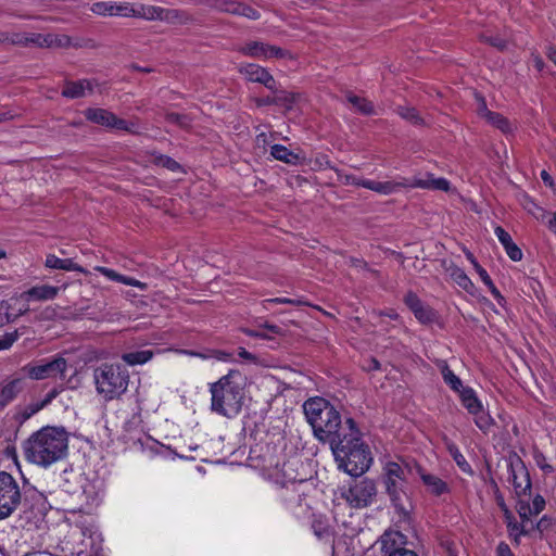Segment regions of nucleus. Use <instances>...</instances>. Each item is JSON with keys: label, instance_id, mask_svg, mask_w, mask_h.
Instances as JSON below:
<instances>
[{"label": "nucleus", "instance_id": "nucleus-1", "mask_svg": "<svg viewBox=\"0 0 556 556\" xmlns=\"http://www.w3.org/2000/svg\"><path fill=\"white\" fill-rule=\"evenodd\" d=\"M303 410L316 439L329 442L330 445L350 430V421H354L352 418H348L342 422L341 415L336 407L320 396L306 400Z\"/></svg>", "mask_w": 556, "mask_h": 556}, {"label": "nucleus", "instance_id": "nucleus-2", "mask_svg": "<svg viewBox=\"0 0 556 556\" xmlns=\"http://www.w3.org/2000/svg\"><path fill=\"white\" fill-rule=\"evenodd\" d=\"M68 434L64 428L43 427L33 433L24 446L25 457L33 464L48 467L65 457Z\"/></svg>", "mask_w": 556, "mask_h": 556}, {"label": "nucleus", "instance_id": "nucleus-3", "mask_svg": "<svg viewBox=\"0 0 556 556\" xmlns=\"http://www.w3.org/2000/svg\"><path fill=\"white\" fill-rule=\"evenodd\" d=\"M339 469L353 477L367 471L371 464L370 453L364 445L355 421H350V430L331 445Z\"/></svg>", "mask_w": 556, "mask_h": 556}, {"label": "nucleus", "instance_id": "nucleus-4", "mask_svg": "<svg viewBox=\"0 0 556 556\" xmlns=\"http://www.w3.org/2000/svg\"><path fill=\"white\" fill-rule=\"evenodd\" d=\"M212 410L226 417L239 414L243 401L242 375L238 370L229 372L210 384Z\"/></svg>", "mask_w": 556, "mask_h": 556}, {"label": "nucleus", "instance_id": "nucleus-5", "mask_svg": "<svg viewBox=\"0 0 556 556\" xmlns=\"http://www.w3.org/2000/svg\"><path fill=\"white\" fill-rule=\"evenodd\" d=\"M129 380L127 369L117 364H101L93 370L96 392L104 402L121 399L128 389Z\"/></svg>", "mask_w": 556, "mask_h": 556}, {"label": "nucleus", "instance_id": "nucleus-6", "mask_svg": "<svg viewBox=\"0 0 556 556\" xmlns=\"http://www.w3.org/2000/svg\"><path fill=\"white\" fill-rule=\"evenodd\" d=\"M412 468L402 459L386 460L383 464V483L392 503L399 506L407 490V476Z\"/></svg>", "mask_w": 556, "mask_h": 556}, {"label": "nucleus", "instance_id": "nucleus-7", "mask_svg": "<svg viewBox=\"0 0 556 556\" xmlns=\"http://www.w3.org/2000/svg\"><path fill=\"white\" fill-rule=\"evenodd\" d=\"M67 369V361L58 356L50 359H42L36 363H29L21 368L28 378L33 380H45L54 378H64Z\"/></svg>", "mask_w": 556, "mask_h": 556}, {"label": "nucleus", "instance_id": "nucleus-8", "mask_svg": "<svg viewBox=\"0 0 556 556\" xmlns=\"http://www.w3.org/2000/svg\"><path fill=\"white\" fill-rule=\"evenodd\" d=\"M21 490L16 480L0 471V520L10 517L21 504Z\"/></svg>", "mask_w": 556, "mask_h": 556}, {"label": "nucleus", "instance_id": "nucleus-9", "mask_svg": "<svg viewBox=\"0 0 556 556\" xmlns=\"http://www.w3.org/2000/svg\"><path fill=\"white\" fill-rule=\"evenodd\" d=\"M338 179L345 186L363 187L382 195H390L396 193L407 185L404 178L399 180L389 181H376L371 179L358 178L354 175L344 174L341 170H337Z\"/></svg>", "mask_w": 556, "mask_h": 556}, {"label": "nucleus", "instance_id": "nucleus-10", "mask_svg": "<svg viewBox=\"0 0 556 556\" xmlns=\"http://www.w3.org/2000/svg\"><path fill=\"white\" fill-rule=\"evenodd\" d=\"M464 407L473 416L476 426L483 432H489L493 426V418L483 409L481 401L477 397L472 388L467 387L459 393Z\"/></svg>", "mask_w": 556, "mask_h": 556}, {"label": "nucleus", "instance_id": "nucleus-11", "mask_svg": "<svg viewBox=\"0 0 556 556\" xmlns=\"http://www.w3.org/2000/svg\"><path fill=\"white\" fill-rule=\"evenodd\" d=\"M376 495V485L369 479H364L342 492V497L353 508L368 506Z\"/></svg>", "mask_w": 556, "mask_h": 556}, {"label": "nucleus", "instance_id": "nucleus-12", "mask_svg": "<svg viewBox=\"0 0 556 556\" xmlns=\"http://www.w3.org/2000/svg\"><path fill=\"white\" fill-rule=\"evenodd\" d=\"M85 116L88 121L111 129L136 132L138 128L135 123H128L125 119L118 118L115 114L104 109H87Z\"/></svg>", "mask_w": 556, "mask_h": 556}, {"label": "nucleus", "instance_id": "nucleus-13", "mask_svg": "<svg viewBox=\"0 0 556 556\" xmlns=\"http://www.w3.org/2000/svg\"><path fill=\"white\" fill-rule=\"evenodd\" d=\"M415 469L427 494L441 497L451 493V485L445 479L418 465L415 466Z\"/></svg>", "mask_w": 556, "mask_h": 556}, {"label": "nucleus", "instance_id": "nucleus-14", "mask_svg": "<svg viewBox=\"0 0 556 556\" xmlns=\"http://www.w3.org/2000/svg\"><path fill=\"white\" fill-rule=\"evenodd\" d=\"M239 72L245 79L262 84L270 91H277V81L265 67L253 63H247L239 67Z\"/></svg>", "mask_w": 556, "mask_h": 556}, {"label": "nucleus", "instance_id": "nucleus-15", "mask_svg": "<svg viewBox=\"0 0 556 556\" xmlns=\"http://www.w3.org/2000/svg\"><path fill=\"white\" fill-rule=\"evenodd\" d=\"M179 16L177 10H167L161 7L137 3L134 4L132 17H139L148 21H168L174 22Z\"/></svg>", "mask_w": 556, "mask_h": 556}, {"label": "nucleus", "instance_id": "nucleus-16", "mask_svg": "<svg viewBox=\"0 0 556 556\" xmlns=\"http://www.w3.org/2000/svg\"><path fill=\"white\" fill-rule=\"evenodd\" d=\"M239 51L247 56L261 60L283 58L286 55V52L281 48L262 41L247 42L239 49Z\"/></svg>", "mask_w": 556, "mask_h": 556}, {"label": "nucleus", "instance_id": "nucleus-17", "mask_svg": "<svg viewBox=\"0 0 556 556\" xmlns=\"http://www.w3.org/2000/svg\"><path fill=\"white\" fill-rule=\"evenodd\" d=\"M379 543L382 556L400 555L403 551H409L405 547L406 536L400 531H386L381 535Z\"/></svg>", "mask_w": 556, "mask_h": 556}, {"label": "nucleus", "instance_id": "nucleus-18", "mask_svg": "<svg viewBox=\"0 0 556 556\" xmlns=\"http://www.w3.org/2000/svg\"><path fill=\"white\" fill-rule=\"evenodd\" d=\"M404 301L420 323L428 324L433 320L434 313L428 306L424 305L416 294L409 292L406 294Z\"/></svg>", "mask_w": 556, "mask_h": 556}, {"label": "nucleus", "instance_id": "nucleus-19", "mask_svg": "<svg viewBox=\"0 0 556 556\" xmlns=\"http://www.w3.org/2000/svg\"><path fill=\"white\" fill-rule=\"evenodd\" d=\"M96 84L88 79L67 83L62 90V96L70 99L87 97L93 93Z\"/></svg>", "mask_w": 556, "mask_h": 556}, {"label": "nucleus", "instance_id": "nucleus-20", "mask_svg": "<svg viewBox=\"0 0 556 556\" xmlns=\"http://www.w3.org/2000/svg\"><path fill=\"white\" fill-rule=\"evenodd\" d=\"M407 185L404 188H421V189H431V190H442L450 191L451 184L445 178H435L433 175H428L426 179H414L409 181L404 178Z\"/></svg>", "mask_w": 556, "mask_h": 556}, {"label": "nucleus", "instance_id": "nucleus-21", "mask_svg": "<svg viewBox=\"0 0 556 556\" xmlns=\"http://www.w3.org/2000/svg\"><path fill=\"white\" fill-rule=\"evenodd\" d=\"M510 480L514 484L515 491L517 495H525L528 490L531 488V482L521 462L517 464L515 468L513 465L510 467Z\"/></svg>", "mask_w": 556, "mask_h": 556}, {"label": "nucleus", "instance_id": "nucleus-22", "mask_svg": "<svg viewBox=\"0 0 556 556\" xmlns=\"http://www.w3.org/2000/svg\"><path fill=\"white\" fill-rule=\"evenodd\" d=\"M23 378H14L0 388V410L11 403L23 390Z\"/></svg>", "mask_w": 556, "mask_h": 556}, {"label": "nucleus", "instance_id": "nucleus-23", "mask_svg": "<svg viewBox=\"0 0 556 556\" xmlns=\"http://www.w3.org/2000/svg\"><path fill=\"white\" fill-rule=\"evenodd\" d=\"M59 294V288L50 285L35 286L22 294L27 301H48L53 300Z\"/></svg>", "mask_w": 556, "mask_h": 556}, {"label": "nucleus", "instance_id": "nucleus-24", "mask_svg": "<svg viewBox=\"0 0 556 556\" xmlns=\"http://www.w3.org/2000/svg\"><path fill=\"white\" fill-rule=\"evenodd\" d=\"M45 266L50 269H61L67 271H79L83 274H88L84 267L74 263L72 258H60L54 254H48L46 257Z\"/></svg>", "mask_w": 556, "mask_h": 556}, {"label": "nucleus", "instance_id": "nucleus-25", "mask_svg": "<svg viewBox=\"0 0 556 556\" xmlns=\"http://www.w3.org/2000/svg\"><path fill=\"white\" fill-rule=\"evenodd\" d=\"M94 270L99 271L100 274H102L103 276H105L110 280H113V281H116V282H121V283L126 285V286L136 287V288H139L140 290H146L147 287H148L147 283H144V282H142L140 280H137V279H135L132 277L121 275L117 271H115V270H113L111 268H108V267L96 266Z\"/></svg>", "mask_w": 556, "mask_h": 556}, {"label": "nucleus", "instance_id": "nucleus-26", "mask_svg": "<svg viewBox=\"0 0 556 556\" xmlns=\"http://www.w3.org/2000/svg\"><path fill=\"white\" fill-rule=\"evenodd\" d=\"M438 367L441 371L442 378L444 382L457 394L464 390L466 387H464L460 378L456 376L453 370L450 368L447 363L445 361H439Z\"/></svg>", "mask_w": 556, "mask_h": 556}, {"label": "nucleus", "instance_id": "nucleus-27", "mask_svg": "<svg viewBox=\"0 0 556 556\" xmlns=\"http://www.w3.org/2000/svg\"><path fill=\"white\" fill-rule=\"evenodd\" d=\"M270 154L274 159L290 165H295L300 161V156L298 154L290 151L282 144H274L270 148Z\"/></svg>", "mask_w": 556, "mask_h": 556}, {"label": "nucleus", "instance_id": "nucleus-28", "mask_svg": "<svg viewBox=\"0 0 556 556\" xmlns=\"http://www.w3.org/2000/svg\"><path fill=\"white\" fill-rule=\"evenodd\" d=\"M307 486H308L307 481H305L303 479L290 481L289 484L285 485V489H286V494L283 495L285 500L290 504L295 502V497L293 495H290L289 492L296 493V495H298L296 502L300 504L302 501L301 496L304 495L305 489Z\"/></svg>", "mask_w": 556, "mask_h": 556}, {"label": "nucleus", "instance_id": "nucleus-29", "mask_svg": "<svg viewBox=\"0 0 556 556\" xmlns=\"http://www.w3.org/2000/svg\"><path fill=\"white\" fill-rule=\"evenodd\" d=\"M312 530L319 540H328L331 535V527L326 517L318 515L312 520Z\"/></svg>", "mask_w": 556, "mask_h": 556}, {"label": "nucleus", "instance_id": "nucleus-30", "mask_svg": "<svg viewBox=\"0 0 556 556\" xmlns=\"http://www.w3.org/2000/svg\"><path fill=\"white\" fill-rule=\"evenodd\" d=\"M154 353L150 350L124 353L122 359L129 366L143 365L152 359Z\"/></svg>", "mask_w": 556, "mask_h": 556}, {"label": "nucleus", "instance_id": "nucleus-31", "mask_svg": "<svg viewBox=\"0 0 556 556\" xmlns=\"http://www.w3.org/2000/svg\"><path fill=\"white\" fill-rule=\"evenodd\" d=\"M16 46H36L47 48V35L42 34H21L15 38Z\"/></svg>", "mask_w": 556, "mask_h": 556}, {"label": "nucleus", "instance_id": "nucleus-32", "mask_svg": "<svg viewBox=\"0 0 556 556\" xmlns=\"http://www.w3.org/2000/svg\"><path fill=\"white\" fill-rule=\"evenodd\" d=\"M348 101L355 108V110L365 115L375 114L374 105L367 99L361 98L355 94H349Z\"/></svg>", "mask_w": 556, "mask_h": 556}, {"label": "nucleus", "instance_id": "nucleus-33", "mask_svg": "<svg viewBox=\"0 0 556 556\" xmlns=\"http://www.w3.org/2000/svg\"><path fill=\"white\" fill-rule=\"evenodd\" d=\"M485 121L504 134H509L513 130L510 122L500 113H488V118H485Z\"/></svg>", "mask_w": 556, "mask_h": 556}, {"label": "nucleus", "instance_id": "nucleus-34", "mask_svg": "<svg viewBox=\"0 0 556 556\" xmlns=\"http://www.w3.org/2000/svg\"><path fill=\"white\" fill-rule=\"evenodd\" d=\"M480 40L495 47L498 50H504L507 47V39L500 35H493L489 31H484L480 35Z\"/></svg>", "mask_w": 556, "mask_h": 556}, {"label": "nucleus", "instance_id": "nucleus-35", "mask_svg": "<svg viewBox=\"0 0 556 556\" xmlns=\"http://www.w3.org/2000/svg\"><path fill=\"white\" fill-rule=\"evenodd\" d=\"M396 112L402 118L408 121L414 125H420L422 123V118L420 117L419 113L415 108L399 106L396 109Z\"/></svg>", "mask_w": 556, "mask_h": 556}, {"label": "nucleus", "instance_id": "nucleus-36", "mask_svg": "<svg viewBox=\"0 0 556 556\" xmlns=\"http://www.w3.org/2000/svg\"><path fill=\"white\" fill-rule=\"evenodd\" d=\"M447 450H448V453L450 455L452 456V458L455 460V463L457 464V466L464 471V472H467L470 470V466L469 464L467 463L465 456L462 454V452L459 451V448L453 444V443H450L447 445Z\"/></svg>", "mask_w": 556, "mask_h": 556}, {"label": "nucleus", "instance_id": "nucleus-37", "mask_svg": "<svg viewBox=\"0 0 556 556\" xmlns=\"http://www.w3.org/2000/svg\"><path fill=\"white\" fill-rule=\"evenodd\" d=\"M275 100V105H281L286 109H291L292 103L294 102L295 96L293 93L279 90L277 88V91H271Z\"/></svg>", "mask_w": 556, "mask_h": 556}, {"label": "nucleus", "instance_id": "nucleus-38", "mask_svg": "<svg viewBox=\"0 0 556 556\" xmlns=\"http://www.w3.org/2000/svg\"><path fill=\"white\" fill-rule=\"evenodd\" d=\"M71 46V38L66 35H47V48H66Z\"/></svg>", "mask_w": 556, "mask_h": 556}, {"label": "nucleus", "instance_id": "nucleus-39", "mask_svg": "<svg viewBox=\"0 0 556 556\" xmlns=\"http://www.w3.org/2000/svg\"><path fill=\"white\" fill-rule=\"evenodd\" d=\"M113 2L114 1H99L92 3L90 10L92 13L102 16H113Z\"/></svg>", "mask_w": 556, "mask_h": 556}, {"label": "nucleus", "instance_id": "nucleus-40", "mask_svg": "<svg viewBox=\"0 0 556 556\" xmlns=\"http://www.w3.org/2000/svg\"><path fill=\"white\" fill-rule=\"evenodd\" d=\"M134 3L113 2V16L132 17Z\"/></svg>", "mask_w": 556, "mask_h": 556}, {"label": "nucleus", "instance_id": "nucleus-41", "mask_svg": "<svg viewBox=\"0 0 556 556\" xmlns=\"http://www.w3.org/2000/svg\"><path fill=\"white\" fill-rule=\"evenodd\" d=\"M452 276L456 283L464 290L469 291L473 287V283L471 282L469 277L465 274L464 270L459 268H456L453 271Z\"/></svg>", "mask_w": 556, "mask_h": 556}, {"label": "nucleus", "instance_id": "nucleus-42", "mask_svg": "<svg viewBox=\"0 0 556 556\" xmlns=\"http://www.w3.org/2000/svg\"><path fill=\"white\" fill-rule=\"evenodd\" d=\"M505 515L507 520V527L511 535L519 536L528 532V530L526 529L527 523L521 522V525L519 526L517 522L513 521V516L508 513V510H506Z\"/></svg>", "mask_w": 556, "mask_h": 556}, {"label": "nucleus", "instance_id": "nucleus-43", "mask_svg": "<svg viewBox=\"0 0 556 556\" xmlns=\"http://www.w3.org/2000/svg\"><path fill=\"white\" fill-rule=\"evenodd\" d=\"M241 4V2L235 0H220L217 8L223 12L239 15Z\"/></svg>", "mask_w": 556, "mask_h": 556}, {"label": "nucleus", "instance_id": "nucleus-44", "mask_svg": "<svg viewBox=\"0 0 556 556\" xmlns=\"http://www.w3.org/2000/svg\"><path fill=\"white\" fill-rule=\"evenodd\" d=\"M517 511L523 523H528L531 521V517L533 516V514L528 502L520 500L517 505Z\"/></svg>", "mask_w": 556, "mask_h": 556}, {"label": "nucleus", "instance_id": "nucleus-45", "mask_svg": "<svg viewBox=\"0 0 556 556\" xmlns=\"http://www.w3.org/2000/svg\"><path fill=\"white\" fill-rule=\"evenodd\" d=\"M17 339V331L8 332L0 336V351L10 349Z\"/></svg>", "mask_w": 556, "mask_h": 556}, {"label": "nucleus", "instance_id": "nucleus-46", "mask_svg": "<svg viewBox=\"0 0 556 556\" xmlns=\"http://www.w3.org/2000/svg\"><path fill=\"white\" fill-rule=\"evenodd\" d=\"M504 249L511 261L519 262L522 260V251L514 241L510 244L506 245Z\"/></svg>", "mask_w": 556, "mask_h": 556}, {"label": "nucleus", "instance_id": "nucleus-47", "mask_svg": "<svg viewBox=\"0 0 556 556\" xmlns=\"http://www.w3.org/2000/svg\"><path fill=\"white\" fill-rule=\"evenodd\" d=\"M303 302L299 299L291 298H273L264 301V306L267 307L269 304H291V305H301Z\"/></svg>", "mask_w": 556, "mask_h": 556}, {"label": "nucleus", "instance_id": "nucleus-48", "mask_svg": "<svg viewBox=\"0 0 556 556\" xmlns=\"http://www.w3.org/2000/svg\"><path fill=\"white\" fill-rule=\"evenodd\" d=\"M239 16H244L249 20H258L261 17V14L258 11L253 9L252 7L242 3L239 12Z\"/></svg>", "mask_w": 556, "mask_h": 556}, {"label": "nucleus", "instance_id": "nucleus-49", "mask_svg": "<svg viewBox=\"0 0 556 556\" xmlns=\"http://www.w3.org/2000/svg\"><path fill=\"white\" fill-rule=\"evenodd\" d=\"M495 236L501 242V244L505 248L506 245L510 244L513 242V239L510 235L501 226H497L494 229Z\"/></svg>", "mask_w": 556, "mask_h": 556}, {"label": "nucleus", "instance_id": "nucleus-50", "mask_svg": "<svg viewBox=\"0 0 556 556\" xmlns=\"http://www.w3.org/2000/svg\"><path fill=\"white\" fill-rule=\"evenodd\" d=\"M523 206L535 218H540L541 216H543V213H544L543 210L536 203H534L532 200L527 199Z\"/></svg>", "mask_w": 556, "mask_h": 556}, {"label": "nucleus", "instance_id": "nucleus-51", "mask_svg": "<svg viewBox=\"0 0 556 556\" xmlns=\"http://www.w3.org/2000/svg\"><path fill=\"white\" fill-rule=\"evenodd\" d=\"M533 516L539 515L545 507V500L541 495H536L530 504Z\"/></svg>", "mask_w": 556, "mask_h": 556}, {"label": "nucleus", "instance_id": "nucleus-52", "mask_svg": "<svg viewBox=\"0 0 556 556\" xmlns=\"http://www.w3.org/2000/svg\"><path fill=\"white\" fill-rule=\"evenodd\" d=\"M17 36H20V33L0 31V43L16 45L15 38Z\"/></svg>", "mask_w": 556, "mask_h": 556}, {"label": "nucleus", "instance_id": "nucleus-53", "mask_svg": "<svg viewBox=\"0 0 556 556\" xmlns=\"http://www.w3.org/2000/svg\"><path fill=\"white\" fill-rule=\"evenodd\" d=\"M42 409V405H40L39 403H33L30 405H28L24 412H23V418L24 419H28L30 418L33 415L37 414L39 410Z\"/></svg>", "mask_w": 556, "mask_h": 556}, {"label": "nucleus", "instance_id": "nucleus-54", "mask_svg": "<svg viewBox=\"0 0 556 556\" xmlns=\"http://www.w3.org/2000/svg\"><path fill=\"white\" fill-rule=\"evenodd\" d=\"M476 269L484 285H486L488 287L493 285L491 277L489 276L484 268H482L479 264H476Z\"/></svg>", "mask_w": 556, "mask_h": 556}, {"label": "nucleus", "instance_id": "nucleus-55", "mask_svg": "<svg viewBox=\"0 0 556 556\" xmlns=\"http://www.w3.org/2000/svg\"><path fill=\"white\" fill-rule=\"evenodd\" d=\"M238 355L242 359H244V361H247L249 363H256V361H257V357L254 354H252L249 351H247L244 348H239L238 349Z\"/></svg>", "mask_w": 556, "mask_h": 556}, {"label": "nucleus", "instance_id": "nucleus-56", "mask_svg": "<svg viewBox=\"0 0 556 556\" xmlns=\"http://www.w3.org/2000/svg\"><path fill=\"white\" fill-rule=\"evenodd\" d=\"M478 108H477V112L479 114V116H481L482 118H488V113H493L492 111L488 110L486 108V104H485V101L482 99V98H478Z\"/></svg>", "mask_w": 556, "mask_h": 556}, {"label": "nucleus", "instance_id": "nucleus-57", "mask_svg": "<svg viewBox=\"0 0 556 556\" xmlns=\"http://www.w3.org/2000/svg\"><path fill=\"white\" fill-rule=\"evenodd\" d=\"M242 331H243V333H245L247 336L252 337V338H260V339H266V340L271 339L270 336H268L267 333H264L261 330L243 329Z\"/></svg>", "mask_w": 556, "mask_h": 556}, {"label": "nucleus", "instance_id": "nucleus-58", "mask_svg": "<svg viewBox=\"0 0 556 556\" xmlns=\"http://www.w3.org/2000/svg\"><path fill=\"white\" fill-rule=\"evenodd\" d=\"M496 554H497V556H514L508 544H506L504 542H502L497 545Z\"/></svg>", "mask_w": 556, "mask_h": 556}, {"label": "nucleus", "instance_id": "nucleus-59", "mask_svg": "<svg viewBox=\"0 0 556 556\" xmlns=\"http://www.w3.org/2000/svg\"><path fill=\"white\" fill-rule=\"evenodd\" d=\"M59 395V391L56 389H52L49 391L46 395V397L39 402L40 405H42V408L46 407L48 404H50L56 396Z\"/></svg>", "mask_w": 556, "mask_h": 556}, {"label": "nucleus", "instance_id": "nucleus-60", "mask_svg": "<svg viewBox=\"0 0 556 556\" xmlns=\"http://www.w3.org/2000/svg\"><path fill=\"white\" fill-rule=\"evenodd\" d=\"M260 327L268 330L273 334H277V336H282L283 334L282 329L280 327H278L277 325H274V324L265 323L263 325H260Z\"/></svg>", "mask_w": 556, "mask_h": 556}, {"label": "nucleus", "instance_id": "nucleus-61", "mask_svg": "<svg viewBox=\"0 0 556 556\" xmlns=\"http://www.w3.org/2000/svg\"><path fill=\"white\" fill-rule=\"evenodd\" d=\"M160 162L170 170H176L179 167V164L169 157H161Z\"/></svg>", "mask_w": 556, "mask_h": 556}, {"label": "nucleus", "instance_id": "nucleus-62", "mask_svg": "<svg viewBox=\"0 0 556 556\" xmlns=\"http://www.w3.org/2000/svg\"><path fill=\"white\" fill-rule=\"evenodd\" d=\"M255 103L257 106L274 105L275 100H274V97H265V98L255 99Z\"/></svg>", "mask_w": 556, "mask_h": 556}, {"label": "nucleus", "instance_id": "nucleus-63", "mask_svg": "<svg viewBox=\"0 0 556 556\" xmlns=\"http://www.w3.org/2000/svg\"><path fill=\"white\" fill-rule=\"evenodd\" d=\"M212 356L223 362H229L231 359V355L224 351H214Z\"/></svg>", "mask_w": 556, "mask_h": 556}, {"label": "nucleus", "instance_id": "nucleus-64", "mask_svg": "<svg viewBox=\"0 0 556 556\" xmlns=\"http://www.w3.org/2000/svg\"><path fill=\"white\" fill-rule=\"evenodd\" d=\"M492 295L496 299V301L502 304V302L504 301V298L503 295L501 294V292L497 290V288L495 287V285L493 283L492 286L489 287Z\"/></svg>", "mask_w": 556, "mask_h": 556}]
</instances>
